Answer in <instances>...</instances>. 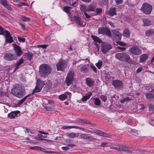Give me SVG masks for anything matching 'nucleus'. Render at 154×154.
I'll return each mask as SVG.
<instances>
[{"label": "nucleus", "mask_w": 154, "mask_h": 154, "mask_svg": "<svg viewBox=\"0 0 154 154\" xmlns=\"http://www.w3.org/2000/svg\"><path fill=\"white\" fill-rule=\"evenodd\" d=\"M12 94L19 98H22L26 94L24 87L18 84L15 85L11 91Z\"/></svg>", "instance_id": "obj_1"}, {"label": "nucleus", "mask_w": 154, "mask_h": 154, "mask_svg": "<svg viewBox=\"0 0 154 154\" xmlns=\"http://www.w3.org/2000/svg\"><path fill=\"white\" fill-rule=\"evenodd\" d=\"M51 68L49 65L43 64L39 66V72L41 76L45 78L51 72Z\"/></svg>", "instance_id": "obj_2"}, {"label": "nucleus", "mask_w": 154, "mask_h": 154, "mask_svg": "<svg viewBox=\"0 0 154 154\" xmlns=\"http://www.w3.org/2000/svg\"><path fill=\"white\" fill-rule=\"evenodd\" d=\"M140 10L144 14H149L152 10V6L148 3H144L140 8Z\"/></svg>", "instance_id": "obj_3"}, {"label": "nucleus", "mask_w": 154, "mask_h": 154, "mask_svg": "<svg viewBox=\"0 0 154 154\" xmlns=\"http://www.w3.org/2000/svg\"><path fill=\"white\" fill-rule=\"evenodd\" d=\"M115 57L116 59L121 61L126 62H128L130 59V57L128 55L123 52L116 54L115 55Z\"/></svg>", "instance_id": "obj_4"}, {"label": "nucleus", "mask_w": 154, "mask_h": 154, "mask_svg": "<svg viewBox=\"0 0 154 154\" xmlns=\"http://www.w3.org/2000/svg\"><path fill=\"white\" fill-rule=\"evenodd\" d=\"M67 62L66 60L60 59V61L56 64V67L57 71H63L66 67Z\"/></svg>", "instance_id": "obj_5"}, {"label": "nucleus", "mask_w": 154, "mask_h": 154, "mask_svg": "<svg viewBox=\"0 0 154 154\" xmlns=\"http://www.w3.org/2000/svg\"><path fill=\"white\" fill-rule=\"evenodd\" d=\"M74 72L70 71L68 73L66 78L65 82L67 86H69L72 84L74 80Z\"/></svg>", "instance_id": "obj_6"}, {"label": "nucleus", "mask_w": 154, "mask_h": 154, "mask_svg": "<svg viewBox=\"0 0 154 154\" xmlns=\"http://www.w3.org/2000/svg\"><path fill=\"white\" fill-rule=\"evenodd\" d=\"M45 84V83L44 82L40 79H38L37 81V84L35 88L33 90L32 94H33L35 93L40 92Z\"/></svg>", "instance_id": "obj_7"}, {"label": "nucleus", "mask_w": 154, "mask_h": 154, "mask_svg": "<svg viewBox=\"0 0 154 154\" xmlns=\"http://www.w3.org/2000/svg\"><path fill=\"white\" fill-rule=\"evenodd\" d=\"M112 48V46L105 42H102L101 45V50L104 54H106Z\"/></svg>", "instance_id": "obj_8"}, {"label": "nucleus", "mask_w": 154, "mask_h": 154, "mask_svg": "<svg viewBox=\"0 0 154 154\" xmlns=\"http://www.w3.org/2000/svg\"><path fill=\"white\" fill-rule=\"evenodd\" d=\"M4 58L6 60L11 61L14 60H16L17 59V57L14 54L8 52L5 54Z\"/></svg>", "instance_id": "obj_9"}, {"label": "nucleus", "mask_w": 154, "mask_h": 154, "mask_svg": "<svg viewBox=\"0 0 154 154\" xmlns=\"http://www.w3.org/2000/svg\"><path fill=\"white\" fill-rule=\"evenodd\" d=\"M99 34H105L109 36H111V32L109 29L107 27H99L98 28Z\"/></svg>", "instance_id": "obj_10"}, {"label": "nucleus", "mask_w": 154, "mask_h": 154, "mask_svg": "<svg viewBox=\"0 0 154 154\" xmlns=\"http://www.w3.org/2000/svg\"><path fill=\"white\" fill-rule=\"evenodd\" d=\"M112 84L116 89L122 88L123 86L122 82L118 80H113Z\"/></svg>", "instance_id": "obj_11"}, {"label": "nucleus", "mask_w": 154, "mask_h": 154, "mask_svg": "<svg viewBox=\"0 0 154 154\" xmlns=\"http://www.w3.org/2000/svg\"><path fill=\"white\" fill-rule=\"evenodd\" d=\"M128 51L135 55H139L142 53L141 49L136 46L130 48Z\"/></svg>", "instance_id": "obj_12"}, {"label": "nucleus", "mask_w": 154, "mask_h": 154, "mask_svg": "<svg viewBox=\"0 0 154 154\" xmlns=\"http://www.w3.org/2000/svg\"><path fill=\"white\" fill-rule=\"evenodd\" d=\"M14 50L16 54L17 57H20L23 54V51L21 48L18 45L16 44H13Z\"/></svg>", "instance_id": "obj_13"}, {"label": "nucleus", "mask_w": 154, "mask_h": 154, "mask_svg": "<svg viewBox=\"0 0 154 154\" xmlns=\"http://www.w3.org/2000/svg\"><path fill=\"white\" fill-rule=\"evenodd\" d=\"M93 132L97 134L102 137L108 138H111V136L108 134L107 133L103 132L102 131L95 129L93 130Z\"/></svg>", "instance_id": "obj_14"}, {"label": "nucleus", "mask_w": 154, "mask_h": 154, "mask_svg": "<svg viewBox=\"0 0 154 154\" xmlns=\"http://www.w3.org/2000/svg\"><path fill=\"white\" fill-rule=\"evenodd\" d=\"M79 137L82 139L84 140H88L90 141L97 140V139L96 138H94L91 136H89L88 134H81L79 135Z\"/></svg>", "instance_id": "obj_15"}, {"label": "nucleus", "mask_w": 154, "mask_h": 154, "mask_svg": "<svg viewBox=\"0 0 154 154\" xmlns=\"http://www.w3.org/2000/svg\"><path fill=\"white\" fill-rule=\"evenodd\" d=\"M74 19L76 22V23L78 24V25L83 27L85 26L86 23L85 22H83L81 20V19L78 16H75L74 17Z\"/></svg>", "instance_id": "obj_16"}, {"label": "nucleus", "mask_w": 154, "mask_h": 154, "mask_svg": "<svg viewBox=\"0 0 154 154\" xmlns=\"http://www.w3.org/2000/svg\"><path fill=\"white\" fill-rule=\"evenodd\" d=\"M111 35L117 40H120L121 39L122 34L118 31L114 30L112 31Z\"/></svg>", "instance_id": "obj_17"}, {"label": "nucleus", "mask_w": 154, "mask_h": 154, "mask_svg": "<svg viewBox=\"0 0 154 154\" xmlns=\"http://www.w3.org/2000/svg\"><path fill=\"white\" fill-rule=\"evenodd\" d=\"M85 81L86 84L89 87H91L94 85L95 81L93 78H87Z\"/></svg>", "instance_id": "obj_18"}, {"label": "nucleus", "mask_w": 154, "mask_h": 154, "mask_svg": "<svg viewBox=\"0 0 154 154\" xmlns=\"http://www.w3.org/2000/svg\"><path fill=\"white\" fill-rule=\"evenodd\" d=\"M5 32L6 33L5 37L6 38V41L8 43H12L13 42V40L10 33L8 31H5Z\"/></svg>", "instance_id": "obj_19"}, {"label": "nucleus", "mask_w": 154, "mask_h": 154, "mask_svg": "<svg viewBox=\"0 0 154 154\" xmlns=\"http://www.w3.org/2000/svg\"><path fill=\"white\" fill-rule=\"evenodd\" d=\"M72 128H74L76 129H78L80 130H81L83 131H85V129L83 128H81L79 127L73 126H66L64 125L62 126L61 128V129H71Z\"/></svg>", "instance_id": "obj_20"}, {"label": "nucleus", "mask_w": 154, "mask_h": 154, "mask_svg": "<svg viewBox=\"0 0 154 154\" xmlns=\"http://www.w3.org/2000/svg\"><path fill=\"white\" fill-rule=\"evenodd\" d=\"M20 113V111H18L12 112L8 114V116L11 119L14 118L16 116L17 117V114Z\"/></svg>", "instance_id": "obj_21"}, {"label": "nucleus", "mask_w": 154, "mask_h": 154, "mask_svg": "<svg viewBox=\"0 0 154 154\" xmlns=\"http://www.w3.org/2000/svg\"><path fill=\"white\" fill-rule=\"evenodd\" d=\"M116 8H111L107 14L110 16H112L116 15Z\"/></svg>", "instance_id": "obj_22"}, {"label": "nucleus", "mask_w": 154, "mask_h": 154, "mask_svg": "<svg viewBox=\"0 0 154 154\" xmlns=\"http://www.w3.org/2000/svg\"><path fill=\"white\" fill-rule=\"evenodd\" d=\"M76 121L79 123H82L83 124H89L92 125L90 122L86 119L79 118L77 119Z\"/></svg>", "instance_id": "obj_23"}, {"label": "nucleus", "mask_w": 154, "mask_h": 154, "mask_svg": "<svg viewBox=\"0 0 154 154\" xmlns=\"http://www.w3.org/2000/svg\"><path fill=\"white\" fill-rule=\"evenodd\" d=\"M66 135L67 137L70 138L76 137H79L78 133H76L74 132L71 133H66Z\"/></svg>", "instance_id": "obj_24"}, {"label": "nucleus", "mask_w": 154, "mask_h": 154, "mask_svg": "<svg viewBox=\"0 0 154 154\" xmlns=\"http://www.w3.org/2000/svg\"><path fill=\"white\" fill-rule=\"evenodd\" d=\"M142 21L143 22V26H147L151 25V22L148 19H142Z\"/></svg>", "instance_id": "obj_25"}, {"label": "nucleus", "mask_w": 154, "mask_h": 154, "mask_svg": "<svg viewBox=\"0 0 154 154\" xmlns=\"http://www.w3.org/2000/svg\"><path fill=\"white\" fill-rule=\"evenodd\" d=\"M24 56L26 57L28 60H30L32 59L33 54L32 53L28 52L25 53Z\"/></svg>", "instance_id": "obj_26"}, {"label": "nucleus", "mask_w": 154, "mask_h": 154, "mask_svg": "<svg viewBox=\"0 0 154 154\" xmlns=\"http://www.w3.org/2000/svg\"><path fill=\"white\" fill-rule=\"evenodd\" d=\"M148 55L146 54H143L140 57V62H145L147 58Z\"/></svg>", "instance_id": "obj_27"}, {"label": "nucleus", "mask_w": 154, "mask_h": 154, "mask_svg": "<svg viewBox=\"0 0 154 154\" xmlns=\"http://www.w3.org/2000/svg\"><path fill=\"white\" fill-rule=\"evenodd\" d=\"M145 96L147 99L152 100L154 99V94L147 93L145 94Z\"/></svg>", "instance_id": "obj_28"}, {"label": "nucleus", "mask_w": 154, "mask_h": 154, "mask_svg": "<svg viewBox=\"0 0 154 154\" xmlns=\"http://www.w3.org/2000/svg\"><path fill=\"white\" fill-rule=\"evenodd\" d=\"M91 99L94 101V104L96 106H100L101 105V101L98 98H93Z\"/></svg>", "instance_id": "obj_29"}, {"label": "nucleus", "mask_w": 154, "mask_h": 154, "mask_svg": "<svg viewBox=\"0 0 154 154\" xmlns=\"http://www.w3.org/2000/svg\"><path fill=\"white\" fill-rule=\"evenodd\" d=\"M92 95V93L90 92L87 95L83 96L81 100L83 101H86L88 100Z\"/></svg>", "instance_id": "obj_30"}, {"label": "nucleus", "mask_w": 154, "mask_h": 154, "mask_svg": "<svg viewBox=\"0 0 154 154\" xmlns=\"http://www.w3.org/2000/svg\"><path fill=\"white\" fill-rule=\"evenodd\" d=\"M154 34V29H150L146 31L145 34L147 36H149Z\"/></svg>", "instance_id": "obj_31"}, {"label": "nucleus", "mask_w": 154, "mask_h": 154, "mask_svg": "<svg viewBox=\"0 0 154 154\" xmlns=\"http://www.w3.org/2000/svg\"><path fill=\"white\" fill-rule=\"evenodd\" d=\"M80 71L83 73H87L88 72V68L85 66H83L80 69Z\"/></svg>", "instance_id": "obj_32"}, {"label": "nucleus", "mask_w": 154, "mask_h": 154, "mask_svg": "<svg viewBox=\"0 0 154 154\" xmlns=\"http://www.w3.org/2000/svg\"><path fill=\"white\" fill-rule=\"evenodd\" d=\"M30 95V94H29L28 95L25 96V97H24L23 98L21 99L19 101V102L18 103V104L19 105H21L26 100V98L29 97Z\"/></svg>", "instance_id": "obj_33"}, {"label": "nucleus", "mask_w": 154, "mask_h": 154, "mask_svg": "<svg viewBox=\"0 0 154 154\" xmlns=\"http://www.w3.org/2000/svg\"><path fill=\"white\" fill-rule=\"evenodd\" d=\"M132 99L131 97H127L120 100V102L121 103H124L125 102H128Z\"/></svg>", "instance_id": "obj_34"}, {"label": "nucleus", "mask_w": 154, "mask_h": 154, "mask_svg": "<svg viewBox=\"0 0 154 154\" xmlns=\"http://www.w3.org/2000/svg\"><path fill=\"white\" fill-rule=\"evenodd\" d=\"M130 33L128 29H125L123 33V35L125 37H128L130 36Z\"/></svg>", "instance_id": "obj_35"}, {"label": "nucleus", "mask_w": 154, "mask_h": 154, "mask_svg": "<svg viewBox=\"0 0 154 154\" xmlns=\"http://www.w3.org/2000/svg\"><path fill=\"white\" fill-rule=\"evenodd\" d=\"M71 8L69 6H65L63 8V10L67 14H69Z\"/></svg>", "instance_id": "obj_36"}, {"label": "nucleus", "mask_w": 154, "mask_h": 154, "mask_svg": "<svg viewBox=\"0 0 154 154\" xmlns=\"http://www.w3.org/2000/svg\"><path fill=\"white\" fill-rule=\"evenodd\" d=\"M92 37L94 41L99 43L102 42L101 40L98 37L94 36H92Z\"/></svg>", "instance_id": "obj_37"}, {"label": "nucleus", "mask_w": 154, "mask_h": 154, "mask_svg": "<svg viewBox=\"0 0 154 154\" xmlns=\"http://www.w3.org/2000/svg\"><path fill=\"white\" fill-rule=\"evenodd\" d=\"M79 8L80 10L84 13L88 11L87 9L86 8V7L85 5H80Z\"/></svg>", "instance_id": "obj_38"}, {"label": "nucleus", "mask_w": 154, "mask_h": 154, "mask_svg": "<svg viewBox=\"0 0 154 154\" xmlns=\"http://www.w3.org/2000/svg\"><path fill=\"white\" fill-rule=\"evenodd\" d=\"M5 31H8L4 29L2 26L0 25V34H2L5 36L6 34Z\"/></svg>", "instance_id": "obj_39"}, {"label": "nucleus", "mask_w": 154, "mask_h": 154, "mask_svg": "<svg viewBox=\"0 0 154 154\" xmlns=\"http://www.w3.org/2000/svg\"><path fill=\"white\" fill-rule=\"evenodd\" d=\"M103 64V62L101 60H99L95 65L98 69H100Z\"/></svg>", "instance_id": "obj_40"}, {"label": "nucleus", "mask_w": 154, "mask_h": 154, "mask_svg": "<svg viewBox=\"0 0 154 154\" xmlns=\"http://www.w3.org/2000/svg\"><path fill=\"white\" fill-rule=\"evenodd\" d=\"M108 2V0H99L100 5L102 6L106 5Z\"/></svg>", "instance_id": "obj_41"}, {"label": "nucleus", "mask_w": 154, "mask_h": 154, "mask_svg": "<svg viewBox=\"0 0 154 154\" xmlns=\"http://www.w3.org/2000/svg\"><path fill=\"white\" fill-rule=\"evenodd\" d=\"M100 98L103 102H106L107 100V97L104 95H101L100 96Z\"/></svg>", "instance_id": "obj_42"}, {"label": "nucleus", "mask_w": 154, "mask_h": 154, "mask_svg": "<svg viewBox=\"0 0 154 154\" xmlns=\"http://www.w3.org/2000/svg\"><path fill=\"white\" fill-rule=\"evenodd\" d=\"M67 96L65 94H62L59 96V99L62 100H63L67 98Z\"/></svg>", "instance_id": "obj_43"}, {"label": "nucleus", "mask_w": 154, "mask_h": 154, "mask_svg": "<svg viewBox=\"0 0 154 154\" xmlns=\"http://www.w3.org/2000/svg\"><path fill=\"white\" fill-rule=\"evenodd\" d=\"M35 139H36L37 140H45L48 142H51L52 141H51V140H48V139H46L41 138H39L38 137H37V136L35 137Z\"/></svg>", "instance_id": "obj_44"}, {"label": "nucleus", "mask_w": 154, "mask_h": 154, "mask_svg": "<svg viewBox=\"0 0 154 154\" xmlns=\"http://www.w3.org/2000/svg\"><path fill=\"white\" fill-rule=\"evenodd\" d=\"M88 8L87 9L88 11H94L95 10V7L93 5H90L88 6Z\"/></svg>", "instance_id": "obj_45"}, {"label": "nucleus", "mask_w": 154, "mask_h": 154, "mask_svg": "<svg viewBox=\"0 0 154 154\" xmlns=\"http://www.w3.org/2000/svg\"><path fill=\"white\" fill-rule=\"evenodd\" d=\"M104 77L106 80L109 81L110 79V77L109 74L108 72L105 73L104 74Z\"/></svg>", "instance_id": "obj_46"}, {"label": "nucleus", "mask_w": 154, "mask_h": 154, "mask_svg": "<svg viewBox=\"0 0 154 154\" xmlns=\"http://www.w3.org/2000/svg\"><path fill=\"white\" fill-rule=\"evenodd\" d=\"M21 18L23 21H29L30 20L29 18L25 16H22Z\"/></svg>", "instance_id": "obj_47"}, {"label": "nucleus", "mask_w": 154, "mask_h": 154, "mask_svg": "<svg viewBox=\"0 0 154 154\" xmlns=\"http://www.w3.org/2000/svg\"><path fill=\"white\" fill-rule=\"evenodd\" d=\"M24 62V60L23 57H22L17 62V63L16 65L17 66H19L22 64Z\"/></svg>", "instance_id": "obj_48"}, {"label": "nucleus", "mask_w": 154, "mask_h": 154, "mask_svg": "<svg viewBox=\"0 0 154 154\" xmlns=\"http://www.w3.org/2000/svg\"><path fill=\"white\" fill-rule=\"evenodd\" d=\"M95 12L97 14H99L102 12V9L101 8H97L95 9Z\"/></svg>", "instance_id": "obj_49"}, {"label": "nucleus", "mask_w": 154, "mask_h": 154, "mask_svg": "<svg viewBox=\"0 0 154 154\" xmlns=\"http://www.w3.org/2000/svg\"><path fill=\"white\" fill-rule=\"evenodd\" d=\"M44 108L48 111H53V108L52 107H48L47 106H44Z\"/></svg>", "instance_id": "obj_50"}, {"label": "nucleus", "mask_w": 154, "mask_h": 154, "mask_svg": "<svg viewBox=\"0 0 154 154\" xmlns=\"http://www.w3.org/2000/svg\"><path fill=\"white\" fill-rule=\"evenodd\" d=\"M129 147L123 145V147H120V151H122L124 152L125 148L129 149Z\"/></svg>", "instance_id": "obj_51"}, {"label": "nucleus", "mask_w": 154, "mask_h": 154, "mask_svg": "<svg viewBox=\"0 0 154 154\" xmlns=\"http://www.w3.org/2000/svg\"><path fill=\"white\" fill-rule=\"evenodd\" d=\"M1 3L4 6L7 4V2L6 0H0Z\"/></svg>", "instance_id": "obj_52"}, {"label": "nucleus", "mask_w": 154, "mask_h": 154, "mask_svg": "<svg viewBox=\"0 0 154 154\" xmlns=\"http://www.w3.org/2000/svg\"><path fill=\"white\" fill-rule=\"evenodd\" d=\"M4 6L9 11H11L12 10V8L8 4V3Z\"/></svg>", "instance_id": "obj_53"}, {"label": "nucleus", "mask_w": 154, "mask_h": 154, "mask_svg": "<svg viewBox=\"0 0 154 154\" xmlns=\"http://www.w3.org/2000/svg\"><path fill=\"white\" fill-rule=\"evenodd\" d=\"M117 43L118 45H121L122 46H125L126 45L125 43L123 42H117Z\"/></svg>", "instance_id": "obj_54"}, {"label": "nucleus", "mask_w": 154, "mask_h": 154, "mask_svg": "<svg viewBox=\"0 0 154 154\" xmlns=\"http://www.w3.org/2000/svg\"><path fill=\"white\" fill-rule=\"evenodd\" d=\"M108 144V143L107 142H103L101 144L100 146L102 147H104L105 146H109L106 145Z\"/></svg>", "instance_id": "obj_55"}, {"label": "nucleus", "mask_w": 154, "mask_h": 154, "mask_svg": "<svg viewBox=\"0 0 154 154\" xmlns=\"http://www.w3.org/2000/svg\"><path fill=\"white\" fill-rule=\"evenodd\" d=\"M48 46V45H38V46L39 47H40L44 48H47V47Z\"/></svg>", "instance_id": "obj_56"}, {"label": "nucleus", "mask_w": 154, "mask_h": 154, "mask_svg": "<svg viewBox=\"0 0 154 154\" xmlns=\"http://www.w3.org/2000/svg\"><path fill=\"white\" fill-rule=\"evenodd\" d=\"M90 66L91 68L94 70V71L95 72H97V69L96 67L92 65H91Z\"/></svg>", "instance_id": "obj_57"}, {"label": "nucleus", "mask_w": 154, "mask_h": 154, "mask_svg": "<svg viewBox=\"0 0 154 154\" xmlns=\"http://www.w3.org/2000/svg\"><path fill=\"white\" fill-rule=\"evenodd\" d=\"M115 1L117 5H119L123 2L122 0H115Z\"/></svg>", "instance_id": "obj_58"}, {"label": "nucleus", "mask_w": 154, "mask_h": 154, "mask_svg": "<svg viewBox=\"0 0 154 154\" xmlns=\"http://www.w3.org/2000/svg\"><path fill=\"white\" fill-rule=\"evenodd\" d=\"M18 38L19 41H20V42H24L25 40V39L24 38H22L18 37Z\"/></svg>", "instance_id": "obj_59"}, {"label": "nucleus", "mask_w": 154, "mask_h": 154, "mask_svg": "<svg viewBox=\"0 0 154 154\" xmlns=\"http://www.w3.org/2000/svg\"><path fill=\"white\" fill-rule=\"evenodd\" d=\"M61 148L63 150H65V151H67V150H68L69 149V148L68 147V146H63V147H62Z\"/></svg>", "instance_id": "obj_60"}, {"label": "nucleus", "mask_w": 154, "mask_h": 154, "mask_svg": "<svg viewBox=\"0 0 154 154\" xmlns=\"http://www.w3.org/2000/svg\"><path fill=\"white\" fill-rule=\"evenodd\" d=\"M26 130L27 133L31 134H33V133L31 130L29 129H26Z\"/></svg>", "instance_id": "obj_61"}, {"label": "nucleus", "mask_w": 154, "mask_h": 154, "mask_svg": "<svg viewBox=\"0 0 154 154\" xmlns=\"http://www.w3.org/2000/svg\"><path fill=\"white\" fill-rule=\"evenodd\" d=\"M68 147H69L73 148L75 147L76 146V145L72 144H69L68 145Z\"/></svg>", "instance_id": "obj_62"}, {"label": "nucleus", "mask_w": 154, "mask_h": 154, "mask_svg": "<svg viewBox=\"0 0 154 154\" xmlns=\"http://www.w3.org/2000/svg\"><path fill=\"white\" fill-rule=\"evenodd\" d=\"M84 15H85L86 17V18L88 19L90 18L91 16H90L86 12L84 13Z\"/></svg>", "instance_id": "obj_63"}, {"label": "nucleus", "mask_w": 154, "mask_h": 154, "mask_svg": "<svg viewBox=\"0 0 154 154\" xmlns=\"http://www.w3.org/2000/svg\"><path fill=\"white\" fill-rule=\"evenodd\" d=\"M142 70V68L141 67H139L137 69L136 71L137 73H138L140 72Z\"/></svg>", "instance_id": "obj_64"}]
</instances>
